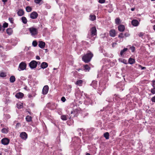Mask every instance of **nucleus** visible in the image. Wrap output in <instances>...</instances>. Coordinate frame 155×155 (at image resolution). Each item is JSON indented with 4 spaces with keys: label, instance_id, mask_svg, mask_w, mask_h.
Segmentation results:
<instances>
[{
    "label": "nucleus",
    "instance_id": "obj_1",
    "mask_svg": "<svg viewBox=\"0 0 155 155\" xmlns=\"http://www.w3.org/2000/svg\"><path fill=\"white\" fill-rule=\"evenodd\" d=\"M93 56V54L90 51H88L86 54L82 56V59L85 63H87L91 61Z\"/></svg>",
    "mask_w": 155,
    "mask_h": 155
},
{
    "label": "nucleus",
    "instance_id": "obj_2",
    "mask_svg": "<svg viewBox=\"0 0 155 155\" xmlns=\"http://www.w3.org/2000/svg\"><path fill=\"white\" fill-rule=\"evenodd\" d=\"M58 104L53 102H50L48 103L46 105V107L48 109L53 110L56 109Z\"/></svg>",
    "mask_w": 155,
    "mask_h": 155
},
{
    "label": "nucleus",
    "instance_id": "obj_3",
    "mask_svg": "<svg viewBox=\"0 0 155 155\" xmlns=\"http://www.w3.org/2000/svg\"><path fill=\"white\" fill-rule=\"evenodd\" d=\"M125 82L120 81L116 85V87L118 89V90L122 91L124 89Z\"/></svg>",
    "mask_w": 155,
    "mask_h": 155
},
{
    "label": "nucleus",
    "instance_id": "obj_4",
    "mask_svg": "<svg viewBox=\"0 0 155 155\" xmlns=\"http://www.w3.org/2000/svg\"><path fill=\"white\" fill-rule=\"evenodd\" d=\"M38 62L39 63V64H40V62H37L35 60L31 61L29 64V66L30 68L32 69L36 68L38 64Z\"/></svg>",
    "mask_w": 155,
    "mask_h": 155
},
{
    "label": "nucleus",
    "instance_id": "obj_5",
    "mask_svg": "<svg viewBox=\"0 0 155 155\" xmlns=\"http://www.w3.org/2000/svg\"><path fill=\"white\" fill-rule=\"evenodd\" d=\"M28 30L32 36H35L38 33L37 29L34 27H31L28 28Z\"/></svg>",
    "mask_w": 155,
    "mask_h": 155
},
{
    "label": "nucleus",
    "instance_id": "obj_6",
    "mask_svg": "<svg viewBox=\"0 0 155 155\" xmlns=\"http://www.w3.org/2000/svg\"><path fill=\"white\" fill-rule=\"evenodd\" d=\"M79 113H80V110L78 108L75 109L71 111V114H73V116L71 115L69 118H71V117H73L75 116H77L78 114Z\"/></svg>",
    "mask_w": 155,
    "mask_h": 155
},
{
    "label": "nucleus",
    "instance_id": "obj_7",
    "mask_svg": "<svg viewBox=\"0 0 155 155\" xmlns=\"http://www.w3.org/2000/svg\"><path fill=\"white\" fill-rule=\"evenodd\" d=\"M93 104V102L92 100L89 97L86 98L84 102V104L86 105H92Z\"/></svg>",
    "mask_w": 155,
    "mask_h": 155
},
{
    "label": "nucleus",
    "instance_id": "obj_8",
    "mask_svg": "<svg viewBox=\"0 0 155 155\" xmlns=\"http://www.w3.org/2000/svg\"><path fill=\"white\" fill-rule=\"evenodd\" d=\"M26 66V64L25 63L23 62H21L19 65V68H20V70H19L20 71L25 69Z\"/></svg>",
    "mask_w": 155,
    "mask_h": 155
},
{
    "label": "nucleus",
    "instance_id": "obj_9",
    "mask_svg": "<svg viewBox=\"0 0 155 155\" xmlns=\"http://www.w3.org/2000/svg\"><path fill=\"white\" fill-rule=\"evenodd\" d=\"M20 137L24 140H26L28 137V135L25 132H21L20 135Z\"/></svg>",
    "mask_w": 155,
    "mask_h": 155
},
{
    "label": "nucleus",
    "instance_id": "obj_10",
    "mask_svg": "<svg viewBox=\"0 0 155 155\" xmlns=\"http://www.w3.org/2000/svg\"><path fill=\"white\" fill-rule=\"evenodd\" d=\"M49 87L48 85L45 86L42 89V94L45 95L46 94L48 91Z\"/></svg>",
    "mask_w": 155,
    "mask_h": 155
},
{
    "label": "nucleus",
    "instance_id": "obj_11",
    "mask_svg": "<svg viewBox=\"0 0 155 155\" xmlns=\"http://www.w3.org/2000/svg\"><path fill=\"white\" fill-rule=\"evenodd\" d=\"M38 15V14L36 12H33L30 14V17L32 19L36 18Z\"/></svg>",
    "mask_w": 155,
    "mask_h": 155
},
{
    "label": "nucleus",
    "instance_id": "obj_12",
    "mask_svg": "<svg viewBox=\"0 0 155 155\" xmlns=\"http://www.w3.org/2000/svg\"><path fill=\"white\" fill-rule=\"evenodd\" d=\"M9 142V140L7 138H5L1 140V143L4 145H8Z\"/></svg>",
    "mask_w": 155,
    "mask_h": 155
},
{
    "label": "nucleus",
    "instance_id": "obj_13",
    "mask_svg": "<svg viewBox=\"0 0 155 155\" xmlns=\"http://www.w3.org/2000/svg\"><path fill=\"white\" fill-rule=\"evenodd\" d=\"M105 89V87L104 85H101V84H100L99 87L98 89V93L100 95L102 93V92L103 91L104 89Z\"/></svg>",
    "mask_w": 155,
    "mask_h": 155
},
{
    "label": "nucleus",
    "instance_id": "obj_14",
    "mask_svg": "<svg viewBox=\"0 0 155 155\" xmlns=\"http://www.w3.org/2000/svg\"><path fill=\"white\" fill-rule=\"evenodd\" d=\"M91 31L92 35L94 36L97 35V30L95 27H93L91 28Z\"/></svg>",
    "mask_w": 155,
    "mask_h": 155
},
{
    "label": "nucleus",
    "instance_id": "obj_15",
    "mask_svg": "<svg viewBox=\"0 0 155 155\" xmlns=\"http://www.w3.org/2000/svg\"><path fill=\"white\" fill-rule=\"evenodd\" d=\"M82 92L79 89L76 90L75 92V95L76 97H80L82 95Z\"/></svg>",
    "mask_w": 155,
    "mask_h": 155
},
{
    "label": "nucleus",
    "instance_id": "obj_16",
    "mask_svg": "<svg viewBox=\"0 0 155 155\" xmlns=\"http://www.w3.org/2000/svg\"><path fill=\"white\" fill-rule=\"evenodd\" d=\"M84 69L83 71H84L85 72H88L91 69V68L87 64L83 65Z\"/></svg>",
    "mask_w": 155,
    "mask_h": 155
},
{
    "label": "nucleus",
    "instance_id": "obj_17",
    "mask_svg": "<svg viewBox=\"0 0 155 155\" xmlns=\"http://www.w3.org/2000/svg\"><path fill=\"white\" fill-rule=\"evenodd\" d=\"M24 96V94L21 92H18L16 94L15 97L18 99L22 98Z\"/></svg>",
    "mask_w": 155,
    "mask_h": 155
},
{
    "label": "nucleus",
    "instance_id": "obj_18",
    "mask_svg": "<svg viewBox=\"0 0 155 155\" xmlns=\"http://www.w3.org/2000/svg\"><path fill=\"white\" fill-rule=\"evenodd\" d=\"M109 34L110 36L114 37L116 35V31L114 29H112L109 31Z\"/></svg>",
    "mask_w": 155,
    "mask_h": 155
},
{
    "label": "nucleus",
    "instance_id": "obj_19",
    "mask_svg": "<svg viewBox=\"0 0 155 155\" xmlns=\"http://www.w3.org/2000/svg\"><path fill=\"white\" fill-rule=\"evenodd\" d=\"M118 30L120 32H123L125 30V26L123 25H119L118 27Z\"/></svg>",
    "mask_w": 155,
    "mask_h": 155
},
{
    "label": "nucleus",
    "instance_id": "obj_20",
    "mask_svg": "<svg viewBox=\"0 0 155 155\" xmlns=\"http://www.w3.org/2000/svg\"><path fill=\"white\" fill-rule=\"evenodd\" d=\"M45 43L42 41H39V44L38 45V46L41 48H44L45 46Z\"/></svg>",
    "mask_w": 155,
    "mask_h": 155
},
{
    "label": "nucleus",
    "instance_id": "obj_21",
    "mask_svg": "<svg viewBox=\"0 0 155 155\" xmlns=\"http://www.w3.org/2000/svg\"><path fill=\"white\" fill-rule=\"evenodd\" d=\"M97 81H93L91 84V85L92 86L94 89H96L97 86Z\"/></svg>",
    "mask_w": 155,
    "mask_h": 155
},
{
    "label": "nucleus",
    "instance_id": "obj_22",
    "mask_svg": "<svg viewBox=\"0 0 155 155\" xmlns=\"http://www.w3.org/2000/svg\"><path fill=\"white\" fill-rule=\"evenodd\" d=\"M131 24L134 26H137L139 24L138 21L137 20H133L131 21Z\"/></svg>",
    "mask_w": 155,
    "mask_h": 155
},
{
    "label": "nucleus",
    "instance_id": "obj_23",
    "mask_svg": "<svg viewBox=\"0 0 155 155\" xmlns=\"http://www.w3.org/2000/svg\"><path fill=\"white\" fill-rule=\"evenodd\" d=\"M48 66V64L45 62H43L41 64V67L42 68L45 69Z\"/></svg>",
    "mask_w": 155,
    "mask_h": 155
},
{
    "label": "nucleus",
    "instance_id": "obj_24",
    "mask_svg": "<svg viewBox=\"0 0 155 155\" xmlns=\"http://www.w3.org/2000/svg\"><path fill=\"white\" fill-rule=\"evenodd\" d=\"M127 50L128 48H124L123 49L121 50L120 53V56L123 57L124 54H125V52Z\"/></svg>",
    "mask_w": 155,
    "mask_h": 155
},
{
    "label": "nucleus",
    "instance_id": "obj_25",
    "mask_svg": "<svg viewBox=\"0 0 155 155\" xmlns=\"http://www.w3.org/2000/svg\"><path fill=\"white\" fill-rule=\"evenodd\" d=\"M6 32L9 35H11L13 33V30L11 28H8L6 29Z\"/></svg>",
    "mask_w": 155,
    "mask_h": 155
},
{
    "label": "nucleus",
    "instance_id": "obj_26",
    "mask_svg": "<svg viewBox=\"0 0 155 155\" xmlns=\"http://www.w3.org/2000/svg\"><path fill=\"white\" fill-rule=\"evenodd\" d=\"M18 15L20 16H22L24 14V12L22 9H19L17 12Z\"/></svg>",
    "mask_w": 155,
    "mask_h": 155
},
{
    "label": "nucleus",
    "instance_id": "obj_27",
    "mask_svg": "<svg viewBox=\"0 0 155 155\" xmlns=\"http://www.w3.org/2000/svg\"><path fill=\"white\" fill-rule=\"evenodd\" d=\"M106 101L109 102H113L114 101V97H108L107 98Z\"/></svg>",
    "mask_w": 155,
    "mask_h": 155
},
{
    "label": "nucleus",
    "instance_id": "obj_28",
    "mask_svg": "<svg viewBox=\"0 0 155 155\" xmlns=\"http://www.w3.org/2000/svg\"><path fill=\"white\" fill-rule=\"evenodd\" d=\"M116 77L118 78H121V77H123L124 80H125L124 78V76L122 75L121 74L117 72L116 74Z\"/></svg>",
    "mask_w": 155,
    "mask_h": 155
},
{
    "label": "nucleus",
    "instance_id": "obj_29",
    "mask_svg": "<svg viewBox=\"0 0 155 155\" xmlns=\"http://www.w3.org/2000/svg\"><path fill=\"white\" fill-rule=\"evenodd\" d=\"M89 19L90 20L93 21L96 20V16L95 15H91L89 16Z\"/></svg>",
    "mask_w": 155,
    "mask_h": 155
},
{
    "label": "nucleus",
    "instance_id": "obj_30",
    "mask_svg": "<svg viewBox=\"0 0 155 155\" xmlns=\"http://www.w3.org/2000/svg\"><path fill=\"white\" fill-rule=\"evenodd\" d=\"M83 82V81L82 80H79L77 81L76 84L79 86H81L82 85Z\"/></svg>",
    "mask_w": 155,
    "mask_h": 155
},
{
    "label": "nucleus",
    "instance_id": "obj_31",
    "mask_svg": "<svg viewBox=\"0 0 155 155\" xmlns=\"http://www.w3.org/2000/svg\"><path fill=\"white\" fill-rule=\"evenodd\" d=\"M121 20L119 18H117L115 19V24L119 25L121 23Z\"/></svg>",
    "mask_w": 155,
    "mask_h": 155
},
{
    "label": "nucleus",
    "instance_id": "obj_32",
    "mask_svg": "<svg viewBox=\"0 0 155 155\" xmlns=\"http://www.w3.org/2000/svg\"><path fill=\"white\" fill-rule=\"evenodd\" d=\"M118 60L119 62L123 63L125 64H127V61L126 59L122 58H120L118 59Z\"/></svg>",
    "mask_w": 155,
    "mask_h": 155
},
{
    "label": "nucleus",
    "instance_id": "obj_33",
    "mask_svg": "<svg viewBox=\"0 0 155 155\" xmlns=\"http://www.w3.org/2000/svg\"><path fill=\"white\" fill-rule=\"evenodd\" d=\"M135 62V60L134 59L132 58H129L128 60V63L129 64H132L134 63Z\"/></svg>",
    "mask_w": 155,
    "mask_h": 155
},
{
    "label": "nucleus",
    "instance_id": "obj_34",
    "mask_svg": "<svg viewBox=\"0 0 155 155\" xmlns=\"http://www.w3.org/2000/svg\"><path fill=\"white\" fill-rule=\"evenodd\" d=\"M25 120L27 122H30L32 120V117L30 116L27 115L26 116Z\"/></svg>",
    "mask_w": 155,
    "mask_h": 155
},
{
    "label": "nucleus",
    "instance_id": "obj_35",
    "mask_svg": "<svg viewBox=\"0 0 155 155\" xmlns=\"http://www.w3.org/2000/svg\"><path fill=\"white\" fill-rule=\"evenodd\" d=\"M21 19L22 22L25 24H26L27 23V19L24 16L22 17L21 18Z\"/></svg>",
    "mask_w": 155,
    "mask_h": 155
},
{
    "label": "nucleus",
    "instance_id": "obj_36",
    "mask_svg": "<svg viewBox=\"0 0 155 155\" xmlns=\"http://www.w3.org/2000/svg\"><path fill=\"white\" fill-rule=\"evenodd\" d=\"M34 2L39 5H41L43 3L42 0H34Z\"/></svg>",
    "mask_w": 155,
    "mask_h": 155
},
{
    "label": "nucleus",
    "instance_id": "obj_37",
    "mask_svg": "<svg viewBox=\"0 0 155 155\" xmlns=\"http://www.w3.org/2000/svg\"><path fill=\"white\" fill-rule=\"evenodd\" d=\"M15 81V78L14 76H12L10 78V81L11 83H13Z\"/></svg>",
    "mask_w": 155,
    "mask_h": 155
},
{
    "label": "nucleus",
    "instance_id": "obj_38",
    "mask_svg": "<svg viewBox=\"0 0 155 155\" xmlns=\"http://www.w3.org/2000/svg\"><path fill=\"white\" fill-rule=\"evenodd\" d=\"M68 116L66 115H62L61 116V118L63 120H67Z\"/></svg>",
    "mask_w": 155,
    "mask_h": 155
},
{
    "label": "nucleus",
    "instance_id": "obj_39",
    "mask_svg": "<svg viewBox=\"0 0 155 155\" xmlns=\"http://www.w3.org/2000/svg\"><path fill=\"white\" fill-rule=\"evenodd\" d=\"M104 136L106 139H109V134L108 132H106L104 134Z\"/></svg>",
    "mask_w": 155,
    "mask_h": 155
},
{
    "label": "nucleus",
    "instance_id": "obj_40",
    "mask_svg": "<svg viewBox=\"0 0 155 155\" xmlns=\"http://www.w3.org/2000/svg\"><path fill=\"white\" fill-rule=\"evenodd\" d=\"M8 23L5 22L3 24V26H2V30L4 31L5 29V28H7L8 27Z\"/></svg>",
    "mask_w": 155,
    "mask_h": 155
},
{
    "label": "nucleus",
    "instance_id": "obj_41",
    "mask_svg": "<svg viewBox=\"0 0 155 155\" xmlns=\"http://www.w3.org/2000/svg\"><path fill=\"white\" fill-rule=\"evenodd\" d=\"M7 76L6 74L4 72H1L0 73V77L2 78H4Z\"/></svg>",
    "mask_w": 155,
    "mask_h": 155
},
{
    "label": "nucleus",
    "instance_id": "obj_42",
    "mask_svg": "<svg viewBox=\"0 0 155 155\" xmlns=\"http://www.w3.org/2000/svg\"><path fill=\"white\" fill-rule=\"evenodd\" d=\"M26 10L28 12H30L32 10V8L31 7L28 6L26 8Z\"/></svg>",
    "mask_w": 155,
    "mask_h": 155
},
{
    "label": "nucleus",
    "instance_id": "obj_43",
    "mask_svg": "<svg viewBox=\"0 0 155 155\" xmlns=\"http://www.w3.org/2000/svg\"><path fill=\"white\" fill-rule=\"evenodd\" d=\"M1 131L3 133L7 134L8 133V130L7 129L3 128L2 130Z\"/></svg>",
    "mask_w": 155,
    "mask_h": 155
},
{
    "label": "nucleus",
    "instance_id": "obj_44",
    "mask_svg": "<svg viewBox=\"0 0 155 155\" xmlns=\"http://www.w3.org/2000/svg\"><path fill=\"white\" fill-rule=\"evenodd\" d=\"M17 107L19 109L22 108L23 107L22 103H19L17 104Z\"/></svg>",
    "mask_w": 155,
    "mask_h": 155
},
{
    "label": "nucleus",
    "instance_id": "obj_45",
    "mask_svg": "<svg viewBox=\"0 0 155 155\" xmlns=\"http://www.w3.org/2000/svg\"><path fill=\"white\" fill-rule=\"evenodd\" d=\"M118 37L121 38H123L124 37V34L123 33H120L118 35Z\"/></svg>",
    "mask_w": 155,
    "mask_h": 155
},
{
    "label": "nucleus",
    "instance_id": "obj_46",
    "mask_svg": "<svg viewBox=\"0 0 155 155\" xmlns=\"http://www.w3.org/2000/svg\"><path fill=\"white\" fill-rule=\"evenodd\" d=\"M151 93L153 94H155V87H153L150 90Z\"/></svg>",
    "mask_w": 155,
    "mask_h": 155
},
{
    "label": "nucleus",
    "instance_id": "obj_47",
    "mask_svg": "<svg viewBox=\"0 0 155 155\" xmlns=\"http://www.w3.org/2000/svg\"><path fill=\"white\" fill-rule=\"evenodd\" d=\"M32 45L34 47H36L37 45V43L36 41H34L32 42Z\"/></svg>",
    "mask_w": 155,
    "mask_h": 155
},
{
    "label": "nucleus",
    "instance_id": "obj_48",
    "mask_svg": "<svg viewBox=\"0 0 155 155\" xmlns=\"http://www.w3.org/2000/svg\"><path fill=\"white\" fill-rule=\"evenodd\" d=\"M130 48L131 49V51L132 52H134V51H135V48L134 46H132L130 47Z\"/></svg>",
    "mask_w": 155,
    "mask_h": 155
},
{
    "label": "nucleus",
    "instance_id": "obj_49",
    "mask_svg": "<svg viewBox=\"0 0 155 155\" xmlns=\"http://www.w3.org/2000/svg\"><path fill=\"white\" fill-rule=\"evenodd\" d=\"M124 36L125 37H129L130 35V34L129 33L128 31L125 32L124 34Z\"/></svg>",
    "mask_w": 155,
    "mask_h": 155
},
{
    "label": "nucleus",
    "instance_id": "obj_50",
    "mask_svg": "<svg viewBox=\"0 0 155 155\" xmlns=\"http://www.w3.org/2000/svg\"><path fill=\"white\" fill-rule=\"evenodd\" d=\"M8 20L12 24H13L14 22V19L12 18H8Z\"/></svg>",
    "mask_w": 155,
    "mask_h": 155
},
{
    "label": "nucleus",
    "instance_id": "obj_51",
    "mask_svg": "<svg viewBox=\"0 0 155 155\" xmlns=\"http://www.w3.org/2000/svg\"><path fill=\"white\" fill-rule=\"evenodd\" d=\"M151 85L153 87H155V80L152 81Z\"/></svg>",
    "mask_w": 155,
    "mask_h": 155
},
{
    "label": "nucleus",
    "instance_id": "obj_52",
    "mask_svg": "<svg viewBox=\"0 0 155 155\" xmlns=\"http://www.w3.org/2000/svg\"><path fill=\"white\" fill-rule=\"evenodd\" d=\"M105 0H99L98 2L101 4H103L105 2Z\"/></svg>",
    "mask_w": 155,
    "mask_h": 155
},
{
    "label": "nucleus",
    "instance_id": "obj_53",
    "mask_svg": "<svg viewBox=\"0 0 155 155\" xmlns=\"http://www.w3.org/2000/svg\"><path fill=\"white\" fill-rule=\"evenodd\" d=\"M144 33L143 32H140L139 33L138 36L139 37H142Z\"/></svg>",
    "mask_w": 155,
    "mask_h": 155
},
{
    "label": "nucleus",
    "instance_id": "obj_54",
    "mask_svg": "<svg viewBox=\"0 0 155 155\" xmlns=\"http://www.w3.org/2000/svg\"><path fill=\"white\" fill-rule=\"evenodd\" d=\"M66 99L64 97H62L61 99V100L63 102H65Z\"/></svg>",
    "mask_w": 155,
    "mask_h": 155
},
{
    "label": "nucleus",
    "instance_id": "obj_55",
    "mask_svg": "<svg viewBox=\"0 0 155 155\" xmlns=\"http://www.w3.org/2000/svg\"><path fill=\"white\" fill-rule=\"evenodd\" d=\"M151 101L153 102H155V96L153 97L151 99Z\"/></svg>",
    "mask_w": 155,
    "mask_h": 155
},
{
    "label": "nucleus",
    "instance_id": "obj_56",
    "mask_svg": "<svg viewBox=\"0 0 155 155\" xmlns=\"http://www.w3.org/2000/svg\"><path fill=\"white\" fill-rule=\"evenodd\" d=\"M45 7L47 9H49L50 8V6L48 5L47 4H46L45 5Z\"/></svg>",
    "mask_w": 155,
    "mask_h": 155
},
{
    "label": "nucleus",
    "instance_id": "obj_57",
    "mask_svg": "<svg viewBox=\"0 0 155 155\" xmlns=\"http://www.w3.org/2000/svg\"><path fill=\"white\" fill-rule=\"evenodd\" d=\"M58 113L59 115H61L62 114V112L61 110H58Z\"/></svg>",
    "mask_w": 155,
    "mask_h": 155
},
{
    "label": "nucleus",
    "instance_id": "obj_58",
    "mask_svg": "<svg viewBox=\"0 0 155 155\" xmlns=\"http://www.w3.org/2000/svg\"><path fill=\"white\" fill-rule=\"evenodd\" d=\"M140 68H141V69L142 70H144V69H146V67H142V66H141L140 65Z\"/></svg>",
    "mask_w": 155,
    "mask_h": 155
},
{
    "label": "nucleus",
    "instance_id": "obj_59",
    "mask_svg": "<svg viewBox=\"0 0 155 155\" xmlns=\"http://www.w3.org/2000/svg\"><path fill=\"white\" fill-rule=\"evenodd\" d=\"M36 59L38 60H40V57L39 56H36Z\"/></svg>",
    "mask_w": 155,
    "mask_h": 155
},
{
    "label": "nucleus",
    "instance_id": "obj_60",
    "mask_svg": "<svg viewBox=\"0 0 155 155\" xmlns=\"http://www.w3.org/2000/svg\"><path fill=\"white\" fill-rule=\"evenodd\" d=\"M117 43H112V46L114 47L115 46V45H116Z\"/></svg>",
    "mask_w": 155,
    "mask_h": 155
},
{
    "label": "nucleus",
    "instance_id": "obj_61",
    "mask_svg": "<svg viewBox=\"0 0 155 155\" xmlns=\"http://www.w3.org/2000/svg\"><path fill=\"white\" fill-rule=\"evenodd\" d=\"M88 113H85L84 114V116L83 117H84L85 116H88Z\"/></svg>",
    "mask_w": 155,
    "mask_h": 155
},
{
    "label": "nucleus",
    "instance_id": "obj_62",
    "mask_svg": "<svg viewBox=\"0 0 155 155\" xmlns=\"http://www.w3.org/2000/svg\"><path fill=\"white\" fill-rule=\"evenodd\" d=\"M2 1L4 3V4H5V2H7V0H2Z\"/></svg>",
    "mask_w": 155,
    "mask_h": 155
},
{
    "label": "nucleus",
    "instance_id": "obj_63",
    "mask_svg": "<svg viewBox=\"0 0 155 155\" xmlns=\"http://www.w3.org/2000/svg\"><path fill=\"white\" fill-rule=\"evenodd\" d=\"M77 70L78 71H79L80 70L83 71V68H78L77 69Z\"/></svg>",
    "mask_w": 155,
    "mask_h": 155
},
{
    "label": "nucleus",
    "instance_id": "obj_64",
    "mask_svg": "<svg viewBox=\"0 0 155 155\" xmlns=\"http://www.w3.org/2000/svg\"><path fill=\"white\" fill-rule=\"evenodd\" d=\"M27 112H28V113L30 115H31V114H32V113H31L30 111L28 110H27Z\"/></svg>",
    "mask_w": 155,
    "mask_h": 155
}]
</instances>
